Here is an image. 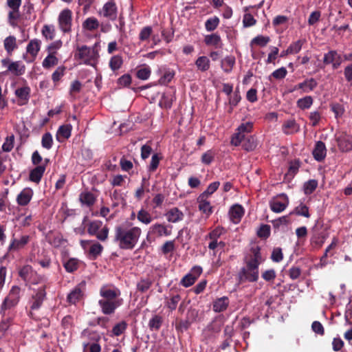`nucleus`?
Listing matches in <instances>:
<instances>
[{
  "label": "nucleus",
  "mask_w": 352,
  "mask_h": 352,
  "mask_svg": "<svg viewBox=\"0 0 352 352\" xmlns=\"http://www.w3.org/2000/svg\"><path fill=\"white\" fill-rule=\"evenodd\" d=\"M129 224H122L115 228L114 241L122 250H132L136 245L142 230L138 227H130Z\"/></svg>",
  "instance_id": "nucleus-1"
},
{
  "label": "nucleus",
  "mask_w": 352,
  "mask_h": 352,
  "mask_svg": "<svg viewBox=\"0 0 352 352\" xmlns=\"http://www.w3.org/2000/svg\"><path fill=\"white\" fill-rule=\"evenodd\" d=\"M100 295L102 297L98 304L102 314L111 315L114 314L116 309L122 304V299L118 298L120 291L117 289H109L103 286L100 289Z\"/></svg>",
  "instance_id": "nucleus-2"
},
{
  "label": "nucleus",
  "mask_w": 352,
  "mask_h": 352,
  "mask_svg": "<svg viewBox=\"0 0 352 352\" xmlns=\"http://www.w3.org/2000/svg\"><path fill=\"white\" fill-rule=\"evenodd\" d=\"M258 265L249 261H245V266L243 267L237 274L239 284L245 282H256L258 279Z\"/></svg>",
  "instance_id": "nucleus-3"
},
{
  "label": "nucleus",
  "mask_w": 352,
  "mask_h": 352,
  "mask_svg": "<svg viewBox=\"0 0 352 352\" xmlns=\"http://www.w3.org/2000/svg\"><path fill=\"white\" fill-rule=\"evenodd\" d=\"M96 46V44L92 47H89L87 45L78 47V52L74 54L75 58L82 60L85 64H90L91 61L96 60L99 57Z\"/></svg>",
  "instance_id": "nucleus-4"
},
{
  "label": "nucleus",
  "mask_w": 352,
  "mask_h": 352,
  "mask_svg": "<svg viewBox=\"0 0 352 352\" xmlns=\"http://www.w3.org/2000/svg\"><path fill=\"white\" fill-rule=\"evenodd\" d=\"M101 226L102 222L100 221H91L88 225L87 232L90 235L96 236L98 240L104 241L108 238L109 230L107 226H104L99 231Z\"/></svg>",
  "instance_id": "nucleus-5"
},
{
  "label": "nucleus",
  "mask_w": 352,
  "mask_h": 352,
  "mask_svg": "<svg viewBox=\"0 0 352 352\" xmlns=\"http://www.w3.org/2000/svg\"><path fill=\"white\" fill-rule=\"evenodd\" d=\"M3 66H7L8 69L5 72H10L16 76L23 75L25 72V66L20 61L10 62L9 58H4L1 60Z\"/></svg>",
  "instance_id": "nucleus-6"
},
{
  "label": "nucleus",
  "mask_w": 352,
  "mask_h": 352,
  "mask_svg": "<svg viewBox=\"0 0 352 352\" xmlns=\"http://www.w3.org/2000/svg\"><path fill=\"white\" fill-rule=\"evenodd\" d=\"M72 12L69 9H65L58 16V25L60 30L68 33L72 31Z\"/></svg>",
  "instance_id": "nucleus-7"
},
{
  "label": "nucleus",
  "mask_w": 352,
  "mask_h": 352,
  "mask_svg": "<svg viewBox=\"0 0 352 352\" xmlns=\"http://www.w3.org/2000/svg\"><path fill=\"white\" fill-rule=\"evenodd\" d=\"M252 129V122H246L241 124L237 129L238 132L234 134L231 139V144L234 146H239L242 142L245 133H249Z\"/></svg>",
  "instance_id": "nucleus-8"
},
{
  "label": "nucleus",
  "mask_w": 352,
  "mask_h": 352,
  "mask_svg": "<svg viewBox=\"0 0 352 352\" xmlns=\"http://www.w3.org/2000/svg\"><path fill=\"white\" fill-rule=\"evenodd\" d=\"M46 285H43L41 287H39L34 295L32 297V305H31V309L35 310L39 309L44 300L46 297Z\"/></svg>",
  "instance_id": "nucleus-9"
},
{
  "label": "nucleus",
  "mask_w": 352,
  "mask_h": 352,
  "mask_svg": "<svg viewBox=\"0 0 352 352\" xmlns=\"http://www.w3.org/2000/svg\"><path fill=\"white\" fill-rule=\"evenodd\" d=\"M101 13L104 17L109 19L111 21H115L117 18V6L113 0H109L104 3L102 7Z\"/></svg>",
  "instance_id": "nucleus-10"
},
{
  "label": "nucleus",
  "mask_w": 352,
  "mask_h": 352,
  "mask_svg": "<svg viewBox=\"0 0 352 352\" xmlns=\"http://www.w3.org/2000/svg\"><path fill=\"white\" fill-rule=\"evenodd\" d=\"M278 197L283 198V201L274 199L270 203L271 210L277 213L283 212L289 204V199L285 194H281Z\"/></svg>",
  "instance_id": "nucleus-11"
},
{
  "label": "nucleus",
  "mask_w": 352,
  "mask_h": 352,
  "mask_svg": "<svg viewBox=\"0 0 352 352\" xmlns=\"http://www.w3.org/2000/svg\"><path fill=\"white\" fill-rule=\"evenodd\" d=\"M338 146L342 152H348L352 150V136L346 133L337 138Z\"/></svg>",
  "instance_id": "nucleus-12"
},
{
  "label": "nucleus",
  "mask_w": 352,
  "mask_h": 352,
  "mask_svg": "<svg viewBox=\"0 0 352 352\" xmlns=\"http://www.w3.org/2000/svg\"><path fill=\"white\" fill-rule=\"evenodd\" d=\"M312 154L314 159L318 162H321L323 160L327 154V149L324 143L322 141L317 142L313 150Z\"/></svg>",
  "instance_id": "nucleus-13"
},
{
  "label": "nucleus",
  "mask_w": 352,
  "mask_h": 352,
  "mask_svg": "<svg viewBox=\"0 0 352 352\" xmlns=\"http://www.w3.org/2000/svg\"><path fill=\"white\" fill-rule=\"evenodd\" d=\"M18 297L14 296L11 297V296H8L3 300L1 309L0 314L4 317L6 314V311L10 309L15 307L18 303Z\"/></svg>",
  "instance_id": "nucleus-14"
},
{
  "label": "nucleus",
  "mask_w": 352,
  "mask_h": 352,
  "mask_svg": "<svg viewBox=\"0 0 352 352\" xmlns=\"http://www.w3.org/2000/svg\"><path fill=\"white\" fill-rule=\"evenodd\" d=\"M33 195V190L30 188H24L17 196V203L20 206H26L30 201Z\"/></svg>",
  "instance_id": "nucleus-15"
},
{
  "label": "nucleus",
  "mask_w": 352,
  "mask_h": 352,
  "mask_svg": "<svg viewBox=\"0 0 352 352\" xmlns=\"http://www.w3.org/2000/svg\"><path fill=\"white\" fill-rule=\"evenodd\" d=\"M184 215L183 212L176 207L170 209L166 213V217L168 221L171 223H177L182 221L184 218Z\"/></svg>",
  "instance_id": "nucleus-16"
},
{
  "label": "nucleus",
  "mask_w": 352,
  "mask_h": 352,
  "mask_svg": "<svg viewBox=\"0 0 352 352\" xmlns=\"http://www.w3.org/2000/svg\"><path fill=\"white\" fill-rule=\"evenodd\" d=\"M29 240L30 236L28 235L22 236L19 239H14L8 247V250L14 251L20 250L29 242Z\"/></svg>",
  "instance_id": "nucleus-17"
},
{
  "label": "nucleus",
  "mask_w": 352,
  "mask_h": 352,
  "mask_svg": "<svg viewBox=\"0 0 352 352\" xmlns=\"http://www.w3.org/2000/svg\"><path fill=\"white\" fill-rule=\"evenodd\" d=\"M45 170V165L35 167L30 173V180L36 184L39 183Z\"/></svg>",
  "instance_id": "nucleus-18"
},
{
  "label": "nucleus",
  "mask_w": 352,
  "mask_h": 352,
  "mask_svg": "<svg viewBox=\"0 0 352 352\" xmlns=\"http://www.w3.org/2000/svg\"><path fill=\"white\" fill-rule=\"evenodd\" d=\"M244 214V210L240 205L233 206L230 210V219L233 223H237L240 221Z\"/></svg>",
  "instance_id": "nucleus-19"
},
{
  "label": "nucleus",
  "mask_w": 352,
  "mask_h": 352,
  "mask_svg": "<svg viewBox=\"0 0 352 352\" xmlns=\"http://www.w3.org/2000/svg\"><path fill=\"white\" fill-rule=\"evenodd\" d=\"M41 48V41L38 39L31 40L27 45L26 52L30 54L33 59L36 58Z\"/></svg>",
  "instance_id": "nucleus-20"
},
{
  "label": "nucleus",
  "mask_w": 352,
  "mask_h": 352,
  "mask_svg": "<svg viewBox=\"0 0 352 352\" xmlns=\"http://www.w3.org/2000/svg\"><path fill=\"white\" fill-rule=\"evenodd\" d=\"M207 198L208 197H201L200 195L197 198V201L199 203V210L208 216L212 212V207L210 206V202L207 201Z\"/></svg>",
  "instance_id": "nucleus-21"
},
{
  "label": "nucleus",
  "mask_w": 352,
  "mask_h": 352,
  "mask_svg": "<svg viewBox=\"0 0 352 352\" xmlns=\"http://www.w3.org/2000/svg\"><path fill=\"white\" fill-rule=\"evenodd\" d=\"M5 50L8 54L11 55L12 52L17 48L16 39L14 36H9L3 41Z\"/></svg>",
  "instance_id": "nucleus-22"
},
{
  "label": "nucleus",
  "mask_w": 352,
  "mask_h": 352,
  "mask_svg": "<svg viewBox=\"0 0 352 352\" xmlns=\"http://www.w3.org/2000/svg\"><path fill=\"white\" fill-rule=\"evenodd\" d=\"M72 126L71 124H65L60 126L56 133V139L58 142H61L63 140H60V138L63 139H68L71 136Z\"/></svg>",
  "instance_id": "nucleus-23"
},
{
  "label": "nucleus",
  "mask_w": 352,
  "mask_h": 352,
  "mask_svg": "<svg viewBox=\"0 0 352 352\" xmlns=\"http://www.w3.org/2000/svg\"><path fill=\"white\" fill-rule=\"evenodd\" d=\"M30 89L28 87H23L15 91L16 96L22 101L20 104H26L30 98Z\"/></svg>",
  "instance_id": "nucleus-24"
},
{
  "label": "nucleus",
  "mask_w": 352,
  "mask_h": 352,
  "mask_svg": "<svg viewBox=\"0 0 352 352\" xmlns=\"http://www.w3.org/2000/svg\"><path fill=\"white\" fill-rule=\"evenodd\" d=\"M241 143H242L243 148L247 151H252L256 146L255 139L252 135H243V138Z\"/></svg>",
  "instance_id": "nucleus-25"
},
{
  "label": "nucleus",
  "mask_w": 352,
  "mask_h": 352,
  "mask_svg": "<svg viewBox=\"0 0 352 352\" xmlns=\"http://www.w3.org/2000/svg\"><path fill=\"white\" fill-rule=\"evenodd\" d=\"M234 64L235 58L233 56H226L221 60V67L226 73H229L232 71Z\"/></svg>",
  "instance_id": "nucleus-26"
},
{
  "label": "nucleus",
  "mask_w": 352,
  "mask_h": 352,
  "mask_svg": "<svg viewBox=\"0 0 352 352\" xmlns=\"http://www.w3.org/2000/svg\"><path fill=\"white\" fill-rule=\"evenodd\" d=\"M228 305V298L223 297L218 298L213 303V310L215 312H221L226 309Z\"/></svg>",
  "instance_id": "nucleus-27"
},
{
  "label": "nucleus",
  "mask_w": 352,
  "mask_h": 352,
  "mask_svg": "<svg viewBox=\"0 0 352 352\" xmlns=\"http://www.w3.org/2000/svg\"><path fill=\"white\" fill-rule=\"evenodd\" d=\"M284 132L286 134H292L298 132L300 129L299 125L294 120H287L283 124Z\"/></svg>",
  "instance_id": "nucleus-28"
},
{
  "label": "nucleus",
  "mask_w": 352,
  "mask_h": 352,
  "mask_svg": "<svg viewBox=\"0 0 352 352\" xmlns=\"http://www.w3.org/2000/svg\"><path fill=\"white\" fill-rule=\"evenodd\" d=\"M82 296V292L80 285L76 286L67 296V300L70 303L75 304Z\"/></svg>",
  "instance_id": "nucleus-29"
},
{
  "label": "nucleus",
  "mask_w": 352,
  "mask_h": 352,
  "mask_svg": "<svg viewBox=\"0 0 352 352\" xmlns=\"http://www.w3.org/2000/svg\"><path fill=\"white\" fill-rule=\"evenodd\" d=\"M317 85L318 82H316V80L314 78H311L296 85L293 91L298 89H305V87H308L310 91H312L317 87Z\"/></svg>",
  "instance_id": "nucleus-30"
},
{
  "label": "nucleus",
  "mask_w": 352,
  "mask_h": 352,
  "mask_svg": "<svg viewBox=\"0 0 352 352\" xmlns=\"http://www.w3.org/2000/svg\"><path fill=\"white\" fill-rule=\"evenodd\" d=\"M197 69L201 72H206L210 68V60L208 57L199 56L195 61Z\"/></svg>",
  "instance_id": "nucleus-31"
},
{
  "label": "nucleus",
  "mask_w": 352,
  "mask_h": 352,
  "mask_svg": "<svg viewBox=\"0 0 352 352\" xmlns=\"http://www.w3.org/2000/svg\"><path fill=\"white\" fill-rule=\"evenodd\" d=\"M80 201L82 204L87 206H92L96 201L95 197L90 192H82L80 195Z\"/></svg>",
  "instance_id": "nucleus-32"
},
{
  "label": "nucleus",
  "mask_w": 352,
  "mask_h": 352,
  "mask_svg": "<svg viewBox=\"0 0 352 352\" xmlns=\"http://www.w3.org/2000/svg\"><path fill=\"white\" fill-rule=\"evenodd\" d=\"M152 280L148 278H141L137 283V289L142 292H146L152 285Z\"/></svg>",
  "instance_id": "nucleus-33"
},
{
  "label": "nucleus",
  "mask_w": 352,
  "mask_h": 352,
  "mask_svg": "<svg viewBox=\"0 0 352 352\" xmlns=\"http://www.w3.org/2000/svg\"><path fill=\"white\" fill-rule=\"evenodd\" d=\"M82 26L85 29L92 31L99 27V22L96 18L89 17L83 22Z\"/></svg>",
  "instance_id": "nucleus-34"
},
{
  "label": "nucleus",
  "mask_w": 352,
  "mask_h": 352,
  "mask_svg": "<svg viewBox=\"0 0 352 352\" xmlns=\"http://www.w3.org/2000/svg\"><path fill=\"white\" fill-rule=\"evenodd\" d=\"M103 246L99 243L92 244L89 248V254L92 259H96L102 252Z\"/></svg>",
  "instance_id": "nucleus-35"
},
{
  "label": "nucleus",
  "mask_w": 352,
  "mask_h": 352,
  "mask_svg": "<svg viewBox=\"0 0 352 352\" xmlns=\"http://www.w3.org/2000/svg\"><path fill=\"white\" fill-rule=\"evenodd\" d=\"M32 272L33 269L32 266L26 265L19 270V275L24 281L27 282L30 280Z\"/></svg>",
  "instance_id": "nucleus-36"
},
{
  "label": "nucleus",
  "mask_w": 352,
  "mask_h": 352,
  "mask_svg": "<svg viewBox=\"0 0 352 352\" xmlns=\"http://www.w3.org/2000/svg\"><path fill=\"white\" fill-rule=\"evenodd\" d=\"M63 266L67 272H74L78 268V260L74 258H69L63 263Z\"/></svg>",
  "instance_id": "nucleus-37"
},
{
  "label": "nucleus",
  "mask_w": 352,
  "mask_h": 352,
  "mask_svg": "<svg viewBox=\"0 0 352 352\" xmlns=\"http://www.w3.org/2000/svg\"><path fill=\"white\" fill-rule=\"evenodd\" d=\"M58 59L53 54H50L43 61L42 65L45 69H49L58 64Z\"/></svg>",
  "instance_id": "nucleus-38"
},
{
  "label": "nucleus",
  "mask_w": 352,
  "mask_h": 352,
  "mask_svg": "<svg viewBox=\"0 0 352 352\" xmlns=\"http://www.w3.org/2000/svg\"><path fill=\"white\" fill-rule=\"evenodd\" d=\"M249 10V7L244 8V12H247ZM256 23V19L250 13H245L243 19V24L245 28L250 27L255 25Z\"/></svg>",
  "instance_id": "nucleus-39"
},
{
  "label": "nucleus",
  "mask_w": 352,
  "mask_h": 352,
  "mask_svg": "<svg viewBox=\"0 0 352 352\" xmlns=\"http://www.w3.org/2000/svg\"><path fill=\"white\" fill-rule=\"evenodd\" d=\"M296 214L299 216H303L307 218H309L310 217L308 207L302 204L296 207L294 210L292 212H290L289 214Z\"/></svg>",
  "instance_id": "nucleus-40"
},
{
  "label": "nucleus",
  "mask_w": 352,
  "mask_h": 352,
  "mask_svg": "<svg viewBox=\"0 0 352 352\" xmlns=\"http://www.w3.org/2000/svg\"><path fill=\"white\" fill-rule=\"evenodd\" d=\"M162 324V318L158 315L154 316L148 322V327L151 330L157 331Z\"/></svg>",
  "instance_id": "nucleus-41"
},
{
  "label": "nucleus",
  "mask_w": 352,
  "mask_h": 352,
  "mask_svg": "<svg viewBox=\"0 0 352 352\" xmlns=\"http://www.w3.org/2000/svg\"><path fill=\"white\" fill-rule=\"evenodd\" d=\"M42 146L47 150L50 149L53 145V138L50 133H44L41 139Z\"/></svg>",
  "instance_id": "nucleus-42"
},
{
  "label": "nucleus",
  "mask_w": 352,
  "mask_h": 352,
  "mask_svg": "<svg viewBox=\"0 0 352 352\" xmlns=\"http://www.w3.org/2000/svg\"><path fill=\"white\" fill-rule=\"evenodd\" d=\"M123 63V60L120 56H113L109 61V67L113 71L120 69Z\"/></svg>",
  "instance_id": "nucleus-43"
},
{
  "label": "nucleus",
  "mask_w": 352,
  "mask_h": 352,
  "mask_svg": "<svg viewBox=\"0 0 352 352\" xmlns=\"http://www.w3.org/2000/svg\"><path fill=\"white\" fill-rule=\"evenodd\" d=\"M318 186V181L310 179L304 184V191L306 195L311 194Z\"/></svg>",
  "instance_id": "nucleus-44"
},
{
  "label": "nucleus",
  "mask_w": 352,
  "mask_h": 352,
  "mask_svg": "<svg viewBox=\"0 0 352 352\" xmlns=\"http://www.w3.org/2000/svg\"><path fill=\"white\" fill-rule=\"evenodd\" d=\"M137 218L140 221L145 224H148L152 221L151 215L143 209L138 212Z\"/></svg>",
  "instance_id": "nucleus-45"
},
{
  "label": "nucleus",
  "mask_w": 352,
  "mask_h": 352,
  "mask_svg": "<svg viewBox=\"0 0 352 352\" xmlns=\"http://www.w3.org/2000/svg\"><path fill=\"white\" fill-rule=\"evenodd\" d=\"M153 232H156L159 236H169L170 231L168 230L166 227L162 224L156 223L151 227Z\"/></svg>",
  "instance_id": "nucleus-46"
},
{
  "label": "nucleus",
  "mask_w": 352,
  "mask_h": 352,
  "mask_svg": "<svg viewBox=\"0 0 352 352\" xmlns=\"http://www.w3.org/2000/svg\"><path fill=\"white\" fill-rule=\"evenodd\" d=\"M340 55L335 50L329 51L325 54L323 58V63L325 65H329L334 62L336 58H339Z\"/></svg>",
  "instance_id": "nucleus-47"
},
{
  "label": "nucleus",
  "mask_w": 352,
  "mask_h": 352,
  "mask_svg": "<svg viewBox=\"0 0 352 352\" xmlns=\"http://www.w3.org/2000/svg\"><path fill=\"white\" fill-rule=\"evenodd\" d=\"M270 41L269 36L258 35L252 40L251 45L255 44L261 47H265Z\"/></svg>",
  "instance_id": "nucleus-48"
},
{
  "label": "nucleus",
  "mask_w": 352,
  "mask_h": 352,
  "mask_svg": "<svg viewBox=\"0 0 352 352\" xmlns=\"http://www.w3.org/2000/svg\"><path fill=\"white\" fill-rule=\"evenodd\" d=\"M42 34L47 39L52 40L55 34L54 26L45 25L42 29Z\"/></svg>",
  "instance_id": "nucleus-49"
},
{
  "label": "nucleus",
  "mask_w": 352,
  "mask_h": 352,
  "mask_svg": "<svg viewBox=\"0 0 352 352\" xmlns=\"http://www.w3.org/2000/svg\"><path fill=\"white\" fill-rule=\"evenodd\" d=\"M219 185V182H214L211 183L208 186L207 189L201 194V197H208L209 195L213 194L218 189Z\"/></svg>",
  "instance_id": "nucleus-50"
},
{
  "label": "nucleus",
  "mask_w": 352,
  "mask_h": 352,
  "mask_svg": "<svg viewBox=\"0 0 352 352\" xmlns=\"http://www.w3.org/2000/svg\"><path fill=\"white\" fill-rule=\"evenodd\" d=\"M219 23V19L217 16L208 19L205 23L206 29L208 31L214 30Z\"/></svg>",
  "instance_id": "nucleus-51"
},
{
  "label": "nucleus",
  "mask_w": 352,
  "mask_h": 352,
  "mask_svg": "<svg viewBox=\"0 0 352 352\" xmlns=\"http://www.w3.org/2000/svg\"><path fill=\"white\" fill-rule=\"evenodd\" d=\"M204 41L208 45H217L221 41V38L218 34H212L206 36Z\"/></svg>",
  "instance_id": "nucleus-52"
},
{
  "label": "nucleus",
  "mask_w": 352,
  "mask_h": 352,
  "mask_svg": "<svg viewBox=\"0 0 352 352\" xmlns=\"http://www.w3.org/2000/svg\"><path fill=\"white\" fill-rule=\"evenodd\" d=\"M173 96L171 94H163L160 104L166 109H170L172 107Z\"/></svg>",
  "instance_id": "nucleus-53"
},
{
  "label": "nucleus",
  "mask_w": 352,
  "mask_h": 352,
  "mask_svg": "<svg viewBox=\"0 0 352 352\" xmlns=\"http://www.w3.org/2000/svg\"><path fill=\"white\" fill-rule=\"evenodd\" d=\"M196 280L197 276H194L192 274H188L183 277L181 280V284L185 287H188L192 285Z\"/></svg>",
  "instance_id": "nucleus-54"
},
{
  "label": "nucleus",
  "mask_w": 352,
  "mask_h": 352,
  "mask_svg": "<svg viewBox=\"0 0 352 352\" xmlns=\"http://www.w3.org/2000/svg\"><path fill=\"white\" fill-rule=\"evenodd\" d=\"M14 136L12 135L6 138L4 143L2 145V150L4 152H10L14 147Z\"/></svg>",
  "instance_id": "nucleus-55"
},
{
  "label": "nucleus",
  "mask_w": 352,
  "mask_h": 352,
  "mask_svg": "<svg viewBox=\"0 0 352 352\" xmlns=\"http://www.w3.org/2000/svg\"><path fill=\"white\" fill-rule=\"evenodd\" d=\"M260 250H261V249L258 246L256 247V248H252V252L254 255L248 261H250V262H252L254 263H257V265H259L260 263H261V260H262Z\"/></svg>",
  "instance_id": "nucleus-56"
},
{
  "label": "nucleus",
  "mask_w": 352,
  "mask_h": 352,
  "mask_svg": "<svg viewBox=\"0 0 352 352\" xmlns=\"http://www.w3.org/2000/svg\"><path fill=\"white\" fill-rule=\"evenodd\" d=\"M298 106L302 109L309 108L313 103V99L311 96H305L300 98L297 102Z\"/></svg>",
  "instance_id": "nucleus-57"
},
{
  "label": "nucleus",
  "mask_w": 352,
  "mask_h": 352,
  "mask_svg": "<svg viewBox=\"0 0 352 352\" xmlns=\"http://www.w3.org/2000/svg\"><path fill=\"white\" fill-rule=\"evenodd\" d=\"M257 235L260 238H268L270 235V226L269 225H262L257 231Z\"/></svg>",
  "instance_id": "nucleus-58"
},
{
  "label": "nucleus",
  "mask_w": 352,
  "mask_h": 352,
  "mask_svg": "<svg viewBox=\"0 0 352 352\" xmlns=\"http://www.w3.org/2000/svg\"><path fill=\"white\" fill-rule=\"evenodd\" d=\"M214 153L212 150H208L201 156V162L204 164L209 165L214 160Z\"/></svg>",
  "instance_id": "nucleus-59"
},
{
  "label": "nucleus",
  "mask_w": 352,
  "mask_h": 352,
  "mask_svg": "<svg viewBox=\"0 0 352 352\" xmlns=\"http://www.w3.org/2000/svg\"><path fill=\"white\" fill-rule=\"evenodd\" d=\"M305 40H298L297 41L292 43L289 47V50L291 54H297L302 48Z\"/></svg>",
  "instance_id": "nucleus-60"
},
{
  "label": "nucleus",
  "mask_w": 352,
  "mask_h": 352,
  "mask_svg": "<svg viewBox=\"0 0 352 352\" xmlns=\"http://www.w3.org/2000/svg\"><path fill=\"white\" fill-rule=\"evenodd\" d=\"M180 300L181 297L179 294L175 295L172 296L168 301H167L166 306L171 311L175 310Z\"/></svg>",
  "instance_id": "nucleus-61"
},
{
  "label": "nucleus",
  "mask_w": 352,
  "mask_h": 352,
  "mask_svg": "<svg viewBox=\"0 0 352 352\" xmlns=\"http://www.w3.org/2000/svg\"><path fill=\"white\" fill-rule=\"evenodd\" d=\"M271 258L273 261L276 263L281 261L283 258V254L281 248H274L272 251Z\"/></svg>",
  "instance_id": "nucleus-62"
},
{
  "label": "nucleus",
  "mask_w": 352,
  "mask_h": 352,
  "mask_svg": "<svg viewBox=\"0 0 352 352\" xmlns=\"http://www.w3.org/2000/svg\"><path fill=\"white\" fill-rule=\"evenodd\" d=\"M126 328V323L124 321L116 324L113 329L112 332L115 336L121 335Z\"/></svg>",
  "instance_id": "nucleus-63"
},
{
  "label": "nucleus",
  "mask_w": 352,
  "mask_h": 352,
  "mask_svg": "<svg viewBox=\"0 0 352 352\" xmlns=\"http://www.w3.org/2000/svg\"><path fill=\"white\" fill-rule=\"evenodd\" d=\"M151 72L148 67L142 68L137 72V77L141 80H146L149 78Z\"/></svg>",
  "instance_id": "nucleus-64"
}]
</instances>
